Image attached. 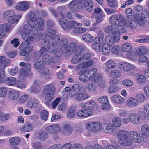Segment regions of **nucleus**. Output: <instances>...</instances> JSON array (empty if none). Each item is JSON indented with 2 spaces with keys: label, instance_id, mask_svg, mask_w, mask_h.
I'll use <instances>...</instances> for the list:
<instances>
[{
  "label": "nucleus",
  "instance_id": "obj_30",
  "mask_svg": "<svg viewBox=\"0 0 149 149\" xmlns=\"http://www.w3.org/2000/svg\"><path fill=\"white\" fill-rule=\"evenodd\" d=\"M56 32L55 30H52L51 29H47L46 31L47 35L48 37H50L49 39L47 38L46 40L42 41L41 42L42 45L43 42L49 41L51 40L50 39H54L56 38L57 36H59V35H55Z\"/></svg>",
  "mask_w": 149,
  "mask_h": 149
},
{
  "label": "nucleus",
  "instance_id": "obj_54",
  "mask_svg": "<svg viewBox=\"0 0 149 149\" xmlns=\"http://www.w3.org/2000/svg\"><path fill=\"white\" fill-rule=\"evenodd\" d=\"M65 90L66 92H68V95L70 97H74L77 94L72 87L70 88L69 87H66L65 88Z\"/></svg>",
  "mask_w": 149,
  "mask_h": 149
},
{
  "label": "nucleus",
  "instance_id": "obj_52",
  "mask_svg": "<svg viewBox=\"0 0 149 149\" xmlns=\"http://www.w3.org/2000/svg\"><path fill=\"white\" fill-rule=\"evenodd\" d=\"M42 75V77L45 79H47L49 77V70L45 68L41 70L40 72H39Z\"/></svg>",
  "mask_w": 149,
  "mask_h": 149
},
{
  "label": "nucleus",
  "instance_id": "obj_29",
  "mask_svg": "<svg viewBox=\"0 0 149 149\" xmlns=\"http://www.w3.org/2000/svg\"><path fill=\"white\" fill-rule=\"evenodd\" d=\"M41 86L38 81H35L30 88V92L31 93L37 94L40 92Z\"/></svg>",
  "mask_w": 149,
  "mask_h": 149
},
{
  "label": "nucleus",
  "instance_id": "obj_27",
  "mask_svg": "<svg viewBox=\"0 0 149 149\" xmlns=\"http://www.w3.org/2000/svg\"><path fill=\"white\" fill-rule=\"evenodd\" d=\"M96 104V103L94 101L90 100L86 102H82L80 106L82 108L92 109L93 111L94 108Z\"/></svg>",
  "mask_w": 149,
  "mask_h": 149
},
{
  "label": "nucleus",
  "instance_id": "obj_1",
  "mask_svg": "<svg viewBox=\"0 0 149 149\" xmlns=\"http://www.w3.org/2000/svg\"><path fill=\"white\" fill-rule=\"evenodd\" d=\"M29 19L28 24H25L21 32V35L23 39L26 38L30 34H37L38 29L41 31L44 28V21L42 17H39L37 19L35 14L33 12L29 14Z\"/></svg>",
  "mask_w": 149,
  "mask_h": 149
},
{
  "label": "nucleus",
  "instance_id": "obj_37",
  "mask_svg": "<svg viewBox=\"0 0 149 149\" xmlns=\"http://www.w3.org/2000/svg\"><path fill=\"white\" fill-rule=\"evenodd\" d=\"M105 45V43L101 44L94 43L91 45V47L93 49L96 51L101 52L102 51L103 47H104Z\"/></svg>",
  "mask_w": 149,
  "mask_h": 149
},
{
  "label": "nucleus",
  "instance_id": "obj_7",
  "mask_svg": "<svg viewBox=\"0 0 149 149\" xmlns=\"http://www.w3.org/2000/svg\"><path fill=\"white\" fill-rule=\"evenodd\" d=\"M55 91V88L53 85L49 84L45 85L43 87L42 96L46 100L50 101L54 98Z\"/></svg>",
  "mask_w": 149,
  "mask_h": 149
},
{
  "label": "nucleus",
  "instance_id": "obj_51",
  "mask_svg": "<svg viewBox=\"0 0 149 149\" xmlns=\"http://www.w3.org/2000/svg\"><path fill=\"white\" fill-rule=\"evenodd\" d=\"M132 48L131 45L128 43L123 44L121 47L122 51L125 52H130Z\"/></svg>",
  "mask_w": 149,
  "mask_h": 149
},
{
  "label": "nucleus",
  "instance_id": "obj_44",
  "mask_svg": "<svg viewBox=\"0 0 149 149\" xmlns=\"http://www.w3.org/2000/svg\"><path fill=\"white\" fill-rule=\"evenodd\" d=\"M20 141V139L18 137H14L10 138L9 142L10 146L18 145Z\"/></svg>",
  "mask_w": 149,
  "mask_h": 149
},
{
  "label": "nucleus",
  "instance_id": "obj_17",
  "mask_svg": "<svg viewBox=\"0 0 149 149\" xmlns=\"http://www.w3.org/2000/svg\"><path fill=\"white\" fill-rule=\"evenodd\" d=\"M12 25L8 23L0 25V38H3L6 35L5 32L9 33L11 31Z\"/></svg>",
  "mask_w": 149,
  "mask_h": 149
},
{
  "label": "nucleus",
  "instance_id": "obj_22",
  "mask_svg": "<svg viewBox=\"0 0 149 149\" xmlns=\"http://www.w3.org/2000/svg\"><path fill=\"white\" fill-rule=\"evenodd\" d=\"M119 69L121 71L127 72L135 68L134 65L125 62H121L119 64Z\"/></svg>",
  "mask_w": 149,
  "mask_h": 149
},
{
  "label": "nucleus",
  "instance_id": "obj_38",
  "mask_svg": "<svg viewBox=\"0 0 149 149\" xmlns=\"http://www.w3.org/2000/svg\"><path fill=\"white\" fill-rule=\"evenodd\" d=\"M84 6L88 11L92 10L93 8V4L92 0H85Z\"/></svg>",
  "mask_w": 149,
  "mask_h": 149
},
{
  "label": "nucleus",
  "instance_id": "obj_21",
  "mask_svg": "<svg viewBox=\"0 0 149 149\" xmlns=\"http://www.w3.org/2000/svg\"><path fill=\"white\" fill-rule=\"evenodd\" d=\"M31 66L30 64H27L25 69L21 68L19 72V78L24 80L25 78L28 75V72L31 70Z\"/></svg>",
  "mask_w": 149,
  "mask_h": 149
},
{
  "label": "nucleus",
  "instance_id": "obj_3",
  "mask_svg": "<svg viewBox=\"0 0 149 149\" xmlns=\"http://www.w3.org/2000/svg\"><path fill=\"white\" fill-rule=\"evenodd\" d=\"M91 58V54L89 53L85 54H78L73 56L71 60V63L74 64H78L75 67L72 65H69L68 68L74 69L76 71H78L84 68L92 66L94 63L92 60L88 61Z\"/></svg>",
  "mask_w": 149,
  "mask_h": 149
},
{
  "label": "nucleus",
  "instance_id": "obj_4",
  "mask_svg": "<svg viewBox=\"0 0 149 149\" xmlns=\"http://www.w3.org/2000/svg\"><path fill=\"white\" fill-rule=\"evenodd\" d=\"M59 23L62 28L66 31H68V30L72 28L74 29V31L77 33H81L87 30L86 28H81V24L74 21H68L66 19L62 18L60 20Z\"/></svg>",
  "mask_w": 149,
  "mask_h": 149
},
{
  "label": "nucleus",
  "instance_id": "obj_13",
  "mask_svg": "<svg viewBox=\"0 0 149 149\" xmlns=\"http://www.w3.org/2000/svg\"><path fill=\"white\" fill-rule=\"evenodd\" d=\"M94 111L92 109H85L78 110L76 113L77 117L81 118H86L93 115Z\"/></svg>",
  "mask_w": 149,
  "mask_h": 149
},
{
  "label": "nucleus",
  "instance_id": "obj_28",
  "mask_svg": "<svg viewBox=\"0 0 149 149\" xmlns=\"http://www.w3.org/2000/svg\"><path fill=\"white\" fill-rule=\"evenodd\" d=\"M42 60L46 65H49L51 63H57V61L56 58L48 54L44 55L42 57Z\"/></svg>",
  "mask_w": 149,
  "mask_h": 149
},
{
  "label": "nucleus",
  "instance_id": "obj_15",
  "mask_svg": "<svg viewBox=\"0 0 149 149\" xmlns=\"http://www.w3.org/2000/svg\"><path fill=\"white\" fill-rule=\"evenodd\" d=\"M111 24L112 25L107 26L104 29V32L108 34L113 35H116V33L120 34V30L121 28L120 27L117 26L116 24Z\"/></svg>",
  "mask_w": 149,
  "mask_h": 149
},
{
  "label": "nucleus",
  "instance_id": "obj_31",
  "mask_svg": "<svg viewBox=\"0 0 149 149\" xmlns=\"http://www.w3.org/2000/svg\"><path fill=\"white\" fill-rule=\"evenodd\" d=\"M111 100L114 103L117 104H122L125 101V99L119 95L116 94L111 97Z\"/></svg>",
  "mask_w": 149,
  "mask_h": 149
},
{
  "label": "nucleus",
  "instance_id": "obj_10",
  "mask_svg": "<svg viewBox=\"0 0 149 149\" xmlns=\"http://www.w3.org/2000/svg\"><path fill=\"white\" fill-rule=\"evenodd\" d=\"M102 123L98 121L90 122L86 125L87 130L92 133H95L99 131L102 129Z\"/></svg>",
  "mask_w": 149,
  "mask_h": 149
},
{
  "label": "nucleus",
  "instance_id": "obj_49",
  "mask_svg": "<svg viewBox=\"0 0 149 149\" xmlns=\"http://www.w3.org/2000/svg\"><path fill=\"white\" fill-rule=\"evenodd\" d=\"M109 75L112 78H118L121 75V72L118 70H114L111 71L109 73Z\"/></svg>",
  "mask_w": 149,
  "mask_h": 149
},
{
  "label": "nucleus",
  "instance_id": "obj_35",
  "mask_svg": "<svg viewBox=\"0 0 149 149\" xmlns=\"http://www.w3.org/2000/svg\"><path fill=\"white\" fill-rule=\"evenodd\" d=\"M33 128L31 124L29 122H26L24 125L20 127V130L23 132H29L32 131Z\"/></svg>",
  "mask_w": 149,
  "mask_h": 149
},
{
  "label": "nucleus",
  "instance_id": "obj_58",
  "mask_svg": "<svg viewBox=\"0 0 149 149\" xmlns=\"http://www.w3.org/2000/svg\"><path fill=\"white\" fill-rule=\"evenodd\" d=\"M56 10L61 16H63L64 13L66 11L67 8L65 6H59L57 8Z\"/></svg>",
  "mask_w": 149,
  "mask_h": 149
},
{
  "label": "nucleus",
  "instance_id": "obj_11",
  "mask_svg": "<svg viewBox=\"0 0 149 149\" xmlns=\"http://www.w3.org/2000/svg\"><path fill=\"white\" fill-rule=\"evenodd\" d=\"M121 34L116 33V35H108L105 37V41L107 45L111 46L114 44L118 42L120 39Z\"/></svg>",
  "mask_w": 149,
  "mask_h": 149
},
{
  "label": "nucleus",
  "instance_id": "obj_14",
  "mask_svg": "<svg viewBox=\"0 0 149 149\" xmlns=\"http://www.w3.org/2000/svg\"><path fill=\"white\" fill-rule=\"evenodd\" d=\"M129 117L130 118L131 122L134 125H138L141 123V120H143L146 118L143 115L139 112V115L135 113H132L129 115Z\"/></svg>",
  "mask_w": 149,
  "mask_h": 149
},
{
  "label": "nucleus",
  "instance_id": "obj_34",
  "mask_svg": "<svg viewBox=\"0 0 149 149\" xmlns=\"http://www.w3.org/2000/svg\"><path fill=\"white\" fill-rule=\"evenodd\" d=\"M20 95V93L18 91L12 89L9 92V98L10 100H14L18 98Z\"/></svg>",
  "mask_w": 149,
  "mask_h": 149
},
{
  "label": "nucleus",
  "instance_id": "obj_20",
  "mask_svg": "<svg viewBox=\"0 0 149 149\" xmlns=\"http://www.w3.org/2000/svg\"><path fill=\"white\" fill-rule=\"evenodd\" d=\"M81 3L75 0L71 1L68 4L70 10L73 13L79 12L80 11V5Z\"/></svg>",
  "mask_w": 149,
  "mask_h": 149
},
{
  "label": "nucleus",
  "instance_id": "obj_61",
  "mask_svg": "<svg viewBox=\"0 0 149 149\" xmlns=\"http://www.w3.org/2000/svg\"><path fill=\"white\" fill-rule=\"evenodd\" d=\"M49 113L46 110H42L41 111L40 117L42 119L46 121L48 117Z\"/></svg>",
  "mask_w": 149,
  "mask_h": 149
},
{
  "label": "nucleus",
  "instance_id": "obj_16",
  "mask_svg": "<svg viewBox=\"0 0 149 149\" xmlns=\"http://www.w3.org/2000/svg\"><path fill=\"white\" fill-rule=\"evenodd\" d=\"M32 3L28 1H23L17 3L15 8L20 11H26L29 8L30 4Z\"/></svg>",
  "mask_w": 149,
  "mask_h": 149
},
{
  "label": "nucleus",
  "instance_id": "obj_63",
  "mask_svg": "<svg viewBox=\"0 0 149 149\" xmlns=\"http://www.w3.org/2000/svg\"><path fill=\"white\" fill-rule=\"evenodd\" d=\"M136 79L139 84L144 83L146 81V78L143 75L139 74L136 77Z\"/></svg>",
  "mask_w": 149,
  "mask_h": 149
},
{
  "label": "nucleus",
  "instance_id": "obj_60",
  "mask_svg": "<svg viewBox=\"0 0 149 149\" xmlns=\"http://www.w3.org/2000/svg\"><path fill=\"white\" fill-rule=\"evenodd\" d=\"M8 88L6 87L0 88V97H5L7 94Z\"/></svg>",
  "mask_w": 149,
  "mask_h": 149
},
{
  "label": "nucleus",
  "instance_id": "obj_55",
  "mask_svg": "<svg viewBox=\"0 0 149 149\" xmlns=\"http://www.w3.org/2000/svg\"><path fill=\"white\" fill-rule=\"evenodd\" d=\"M34 67L39 72H40L41 70L43 69L44 68L42 61H37L34 64Z\"/></svg>",
  "mask_w": 149,
  "mask_h": 149
},
{
  "label": "nucleus",
  "instance_id": "obj_40",
  "mask_svg": "<svg viewBox=\"0 0 149 149\" xmlns=\"http://www.w3.org/2000/svg\"><path fill=\"white\" fill-rule=\"evenodd\" d=\"M104 125L105 129L104 131L105 133L111 134L114 133L115 132L113 126L111 123H106Z\"/></svg>",
  "mask_w": 149,
  "mask_h": 149
},
{
  "label": "nucleus",
  "instance_id": "obj_53",
  "mask_svg": "<svg viewBox=\"0 0 149 149\" xmlns=\"http://www.w3.org/2000/svg\"><path fill=\"white\" fill-rule=\"evenodd\" d=\"M82 39L88 43H91L93 40V36L90 34H86L82 37Z\"/></svg>",
  "mask_w": 149,
  "mask_h": 149
},
{
  "label": "nucleus",
  "instance_id": "obj_19",
  "mask_svg": "<svg viewBox=\"0 0 149 149\" xmlns=\"http://www.w3.org/2000/svg\"><path fill=\"white\" fill-rule=\"evenodd\" d=\"M94 16L96 22L99 23L103 21L105 17V14L101 9L100 8H95L94 9Z\"/></svg>",
  "mask_w": 149,
  "mask_h": 149
},
{
  "label": "nucleus",
  "instance_id": "obj_42",
  "mask_svg": "<svg viewBox=\"0 0 149 149\" xmlns=\"http://www.w3.org/2000/svg\"><path fill=\"white\" fill-rule=\"evenodd\" d=\"M68 40L65 38H62L61 40L59 39V45L60 49L62 52L64 50L67 46L68 45Z\"/></svg>",
  "mask_w": 149,
  "mask_h": 149
},
{
  "label": "nucleus",
  "instance_id": "obj_6",
  "mask_svg": "<svg viewBox=\"0 0 149 149\" xmlns=\"http://www.w3.org/2000/svg\"><path fill=\"white\" fill-rule=\"evenodd\" d=\"M117 135L119 139L118 142L122 146H129L132 144L133 141L128 132L120 130L118 132Z\"/></svg>",
  "mask_w": 149,
  "mask_h": 149
},
{
  "label": "nucleus",
  "instance_id": "obj_23",
  "mask_svg": "<svg viewBox=\"0 0 149 149\" xmlns=\"http://www.w3.org/2000/svg\"><path fill=\"white\" fill-rule=\"evenodd\" d=\"M60 127L58 124H54L46 127L45 130L49 134H56L60 131Z\"/></svg>",
  "mask_w": 149,
  "mask_h": 149
},
{
  "label": "nucleus",
  "instance_id": "obj_8",
  "mask_svg": "<svg viewBox=\"0 0 149 149\" xmlns=\"http://www.w3.org/2000/svg\"><path fill=\"white\" fill-rule=\"evenodd\" d=\"M10 63V59L4 56H0V83L4 82L5 77V69Z\"/></svg>",
  "mask_w": 149,
  "mask_h": 149
},
{
  "label": "nucleus",
  "instance_id": "obj_62",
  "mask_svg": "<svg viewBox=\"0 0 149 149\" xmlns=\"http://www.w3.org/2000/svg\"><path fill=\"white\" fill-rule=\"evenodd\" d=\"M29 98V95L27 94H24L20 96L18 101L19 103L23 104L26 102Z\"/></svg>",
  "mask_w": 149,
  "mask_h": 149
},
{
  "label": "nucleus",
  "instance_id": "obj_9",
  "mask_svg": "<svg viewBox=\"0 0 149 149\" xmlns=\"http://www.w3.org/2000/svg\"><path fill=\"white\" fill-rule=\"evenodd\" d=\"M19 48L21 50L19 53L20 55L24 56L31 52L33 49V47L30 45V42L25 40L21 44Z\"/></svg>",
  "mask_w": 149,
  "mask_h": 149
},
{
  "label": "nucleus",
  "instance_id": "obj_47",
  "mask_svg": "<svg viewBox=\"0 0 149 149\" xmlns=\"http://www.w3.org/2000/svg\"><path fill=\"white\" fill-rule=\"evenodd\" d=\"M141 131L144 136H147L149 133V126L148 125L145 124L141 127Z\"/></svg>",
  "mask_w": 149,
  "mask_h": 149
},
{
  "label": "nucleus",
  "instance_id": "obj_56",
  "mask_svg": "<svg viewBox=\"0 0 149 149\" xmlns=\"http://www.w3.org/2000/svg\"><path fill=\"white\" fill-rule=\"evenodd\" d=\"M48 132L43 131H40L39 133V137L42 141L45 140L48 137Z\"/></svg>",
  "mask_w": 149,
  "mask_h": 149
},
{
  "label": "nucleus",
  "instance_id": "obj_59",
  "mask_svg": "<svg viewBox=\"0 0 149 149\" xmlns=\"http://www.w3.org/2000/svg\"><path fill=\"white\" fill-rule=\"evenodd\" d=\"M146 19V17L145 16L138 15L137 17L136 20L140 25H142L144 24Z\"/></svg>",
  "mask_w": 149,
  "mask_h": 149
},
{
  "label": "nucleus",
  "instance_id": "obj_2",
  "mask_svg": "<svg viewBox=\"0 0 149 149\" xmlns=\"http://www.w3.org/2000/svg\"><path fill=\"white\" fill-rule=\"evenodd\" d=\"M109 20L110 23L120 26L121 28L120 30L122 33H125L127 31L125 26L132 29H134L137 26L136 23L134 20L131 19L128 16L125 18L120 13L112 15L109 17Z\"/></svg>",
  "mask_w": 149,
  "mask_h": 149
},
{
  "label": "nucleus",
  "instance_id": "obj_45",
  "mask_svg": "<svg viewBox=\"0 0 149 149\" xmlns=\"http://www.w3.org/2000/svg\"><path fill=\"white\" fill-rule=\"evenodd\" d=\"M112 125L113 127H119L122 125L121 119L119 117H116L113 118L112 119Z\"/></svg>",
  "mask_w": 149,
  "mask_h": 149
},
{
  "label": "nucleus",
  "instance_id": "obj_12",
  "mask_svg": "<svg viewBox=\"0 0 149 149\" xmlns=\"http://www.w3.org/2000/svg\"><path fill=\"white\" fill-rule=\"evenodd\" d=\"M93 70H90L89 71H87L84 70L79 71L77 72V75H79V80L83 82H86L88 80H90L89 77L91 74H93L94 72Z\"/></svg>",
  "mask_w": 149,
  "mask_h": 149
},
{
  "label": "nucleus",
  "instance_id": "obj_48",
  "mask_svg": "<svg viewBox=\"0 0 149 149\" xmlns=\"http://www.w3.org/2000/svg\"><path fill=\"white\" fill-rule=\"evenodd\" d=\"M149 104L148 103L144 105V108L143 111H141L139 112L146 118L147 117V118L149 114Z\"/></svg>",
  "mask_w": 149,
  "mask_h": 149
},
{
  "label": "nucleus",
  "instance_id": "obj_50",
  "mask_svg": "<svg viewBox=\"0 0 149 149\" xmlns=\"http://www.w3.org/2000/svg\"><path fill=\"white\" fill-rule=\"evenodd\" d=\"M15 14L14 12L12 10H8L4 12L3 13L4 19L7 20Z\"/></svg>",
  "mask_w": 149,
  "mask_h": 149
},
{
  "label": "nucleus",
  "instance_id": "obj_46",
  "mask_svg": "<svg viewBox=\"0 0 149 149\" xmlns=\"http://www.w3.org/2000/svg\"><path fill=\"white\" fill-rule=\"evenodd\" d=\"M21 16L20 15H15V14L9 18L7 21L9 23L11 24H17L19 22Z\"/></svg>",
  "mask_w": 149,
  "mask_h": 149
},
{
  "label": "nucleus",
  "instance_id": "obj_25",
  "mask_svg": "<svg viewBox=\"0 0 149 149\" xmlns=\"http://www.w3.org/2000/svg\"><path fill=\"white\" fill-rule=\"evenodd\" d=\"M130 138L134 142L137 143H140L142 141V137L136 131H133L129 132Z\"/></svg>",
  "mask_w": 149,
  "mask_h": 149
},
{
  "label": "nucleus",
  "instance_id": "obj_41",
  "mask_svg": "<svg viewBox=\"0 0 149 149\" xmlns=\"http://www.w3.org/2000/svg\"><path fill=\"white\" fill-rule=\"evenodd\" d=\"M76 114L75 109L73 107H71L68 109L66 116L69 119H72L74 118Z\"/></svg>",
  "mask_w": 149,
  "mask_h": 149
},
{
  "label": "nucleus",
  "instance_id": "obj_57",
  "mask_svg": "<svg viewBox=\"0 0 149 149\" xmlns=\"http://www.w3.org/2000/svg\"><path fill=\"white\" fill-rule=\"evenodd\" d=\"M27 86L26 83L23 81L18 80L17 82L16 87L22 89H24Z\"/></svg>",
  "mask_w": 149,
  "mask_h": 149
},
{
  "label": "nucleus",
  "instance_id": "obj_43",
  "mask_svg": "<svg viewBox=\"0 0 149 149\" xmlns=\"http://www.w3.org/2000/svg\"><path fill=\"white\" fill-rule=\"evenodd\" d=\"M5 81L7 85L13 86L16 84L17 80L15 78L10 77H7L4 82Z\"/></svg>",
  "mask_w": 149,
  "mask_h": 149
},
{
  "label": "nucleus",
  "instance_id": "obj_36",
  "mask_svg": "<svg viewBox=\"0 0 149 149\" xmlns=\"http://www.w3.org/2000/svg\"><path fill=\"white\" fill-rule=\"evenodd\" d=\"M63 127L64 129L63 134L65 135H69L72 132V129L71 124L69 123L64 125Z\"/></svg>",
  "mask_w": 149,
  "mask_h": 149
},
{
  "label": "nucleus",
  "instance_id": "obj_24",
  "mask_svg": "<svg viewBox=\"0 0 149 149\" xmlns=\"http://www.w3.org/2000/svg\"><path fill=\"white\" fill-rule=\"evenodd\" d=\"M93 70V74H91L89 77L90 80L94 83H97L101 81L103 77L102 75L99 73H96L97 70L95 69H92L91 70Z\"/></svg>",
  "mask_w": 149,
  "mask_h": 149
},
{
  "label": "nucleus",
  "instance_id": "obj_32",
  "mask_svg": "<svg viewBox=\"0 0 149 149\" xmlns=\"http://www.w3.org/2000/svg\"><path fill=\"white\" fill-rule=\"evenodd\" d=\"M90 97L89 95L87 93H78L75 97V99L78 101H81Z\"/></svg>",
  "mask_w": 149,
  "mask_h": 149
},
{
  "label": "nucleus",
  "instance_id": "obj_64",
  "mask_svg": "<svg viewBox=\"0 0 149 149\" xmlns=\"http://www.w3.org/2000/svg\"><path fill=\"white\" fill-rule=\"evenodd\" d=\"M111 107L109 101V102H107L103 104L101 106V108L104 111L109 110L111 109Z\"/></svg>",
  "mask_w": 149,
  "mask_h": 149
},
{
  "label": "nucleus",
  "instance_id": "obj_26",
  "mask_svg": "<svg viewBox=\"0 0 149 149\" xmlns=\"http://www.w3.org/2000/svg\"><path fill=\"white\" fill-rule=\"evenodd\" d=\"M39 105L38 100L36 98H33L30 99L27 102L26 106L28 108L32 109L38 107Z\"/></svg>",
  "mask_w": 149,
  "mask_h": 149
},
{
  "label": "nucleus",
  "instance_id": "obj_5",
  "mask_svg": "<svg viewBox=\"0 0 149 149\" xmlns=\"http://www.w3.org/2000/svg\"><path fill=\"white\" fill-rule=\"evenodd\" d=\"M49 41L44 42L42 43V46H47L48 52L53 53L57 57H61L63 52L58 49L59 42V36H57L54 39H50Z\"/></svg>",
  "mask_w": 149,
  "mask_h": 149
},
{
  "label": "nucleus",
  "instance_id": "obj_33",
  "mask_svg": "<svg viewBox=\"0 0 149 149\" xmlns=\"http://www.w3.org/2000/svg\"><path fill=\"white\" fill-rule=\"evenodd\" d=\"M126 104L127 106L131 107H136L139 104L136 98L131 97L127 100Z\"/></svg>",
  "mask_w": 149,
  "mask_h": 149
},
{
  "label": "nucleus",
  "instance_id": "obj_18",
  "mask_svg": "<svg viewBox=\"0 0 149 149\" xmlns=\"http://www.w3.org/2000/svg\"><path fill=\"white\" fill-rule=\"evenodd\" d=\"M77 46V44L74 42H71L67 46L63 53L66 55L69 56L74 52L76 54V49Z\"/></svg>",
  "mask_w": 149,
  "mask_h": 149
},
{
  "label": "nucleus",
  "instance_id": "obj_39",
  "mask_svg": "<svg viewBox=\"0 0 149 149\" xmlns=\"http://www.w3.org/2000/svg\"><path fill=\"white\" fill-rule=\"evenodd\" d=\"M106 67L109 69H113L117 67V63L113 59H110L105 63Z\"/></svg>",
  "mask_w": 149,
  "mask_h": 149
}]
</instances>
